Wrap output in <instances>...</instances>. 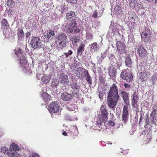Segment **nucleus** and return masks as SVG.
I'll return each mask as SVG.
<instances>
[{"label": "nucleus", "mask_w": 157, "mask_h": 157, "mask_svg": "<svg viewBox=\"0 0 157 157\" xmlns=\"http://www.w3.org/2000/svg\"><path fill=\"white\" fill-rule=\"evenodd\" d=\"M109 75L112 79H114L115 78V71L114 70H109Z\"/></svg>", "instance_id": "nucleus-32"}, {"label": "nucleus", "mask_w": 157, "mask_h": 157, "mask_svg": "<svg viewBox=\"0 0 157 157\" xmlns=\"http://www.w3.org/2000/svg\"><path fill=\"white\" fill-rule=\"evenodd\" d=\"M107 120H104L101 117H98L97 121L96 122V124L98 125L99 127H100L102 124V123H105L106 122Z\"/></svg>", "instance_id": "nucleus-27"}, {"label": "nucleus", "mask_w": 157, "mask_h": 157, "mask_svg": "<svg viewBox=\"0 0 157 157\" xmlns=\"http://www.w3.org/2000/svg\"><path fill=\"white\" fill-rule=\"evenodd\" d=\"M85 45L83 44H81L77 50V52L78 54L81 55L84 51Z\"/></svg>", "instance_id": "nucleus-30"}, {"label": "nucleus", "mask_w": 157, "mask_h": 157, "mask_svg": "<svg viewBox=\"0 0 157 157\" xmlns=\"http://www.w3.org/2000/svg\"><path fill=\"white\" fill-rule=\"evenodd\" d=\"M151 34L150 29L146 28L141 35V38L142 41L145 42H149L150 40Z\"/></svg>", "instance_id": "nucleus-8"}, {"label": "nucleus", "mask_w": 157, "mask_h": 157, "mask_svg": "<svg viewBox=\"0 0 157 157\" xmlns=\"http://www.w3.org/2000/svg\"><path fill=\"white\" fill-rule=\"evenodd\" d=\"M150 117H157V113L151 112Z\"/></svg>", "instance_id": "nucleus-44"}, {"label": "nucleus", "mask_w": 157, "mask_h": 157, "mask_svg": "<svg viewBox=\"0 0 157 157\" xmlns=\"http://www.w3.org/2000/svg\"><path fill=\"white\" fill-rule=\"evenodd\" d=\"M92 46H94L93 48H97V44L96 43H94L92 44Z\"/></svg>", "instance_id": "nucleus-49"}, {"label": "nucleus", "mask_w": 157, "mask_h": 157, "mask_svg": "<svg viewBox=\"0 0 157 157\" xmlns=\"http://www.w3.org/2000/svg\"><path fill=\"white\" fill-rule=\"evenodd\" d=\"M70 86L73 90L72 94L74 97L78 98L79 95V90L80 88V85L76 82H72L70 84Z\"/></svg>", "instance_id": "nucleus-4"}, {"label": "nucleus", "mask_w": 157, "mask_h": 157, "mask_svg": "<svg viewBox=\"0 0 157 157\" xmlns=\"http://www.w3.org/2000/svg\"><path fill=\"white\" fill-rule=\"evenodd\" d=\"M9 25L7 20L5 18H2L1 21V28L3 30L7 29Z\"/></svg>", "instance_id": "nucleus-19"}, {"label": "nucleus", "mask_w": 157, "mask_h": 157, "mask_svg": "<svg viewBox=\"0 0 157 157\" xmlns=\"http://www.w3.org/2000/svg\"><path fill=\"white\" fill-rule=\"evenodd\" d=\"M89 36L90 39H92V38H93V36L92 34H90L89 35Z\"/></svg>", "instance_id": "nucleus-53"}, {"label": "nucleus", "mask_w": 157, "mask_h": 157, "mask_svg": "<svg viewBox=\"0 0 157 157\" xmlns=\"http://www.w3.org/2000/svg\"><path fill=\"white\" fill-rule=\"evenodd\" d=\"M7 154L10 157H17L18 155L17 152L13 151L11 149L7 152Z\"/></svg>", "instance_id": "nucleus-26"}, {"label": "nucleus", "mask_w": 157, "mask_h": 157, "mask_svg": "<svg viewBox=\"0 0 157 157\" xmlns=\"http://www.w3.org/2000/svg\"><path fill=\"white\" fill-rule=\"evenodd\" d=\"M151 121L152 124H156V121H157V117H150Z\"/></svg>", "instance_id": "nucleus-36"}, {"label": "nucleus", "mask_w": 157, "mask_h": 157, "mask_svg": "<svg viewBox=\"0 0 157 157\" xmlns=\"http://www.w3.org/2000/svg\"><path fill=\"white\" fill-rule=\"evenodd\" d=\"M66 1L68 3H70L73 4L75 5L77 3L76 0H66Z\"/></svg>", "instance_id": "nucleus-37"}, {"label": "nucleus", "mask_w": 157, "mask_h": 157, "mask_svg": "<svg viewBox=\"0 0 157 157\" xmlns=\"http://www.w3.org/2000/svg\"><path fill=\"white\" fill-rule=\"evenodd\" d=\"M71 40L73 45H77L76 43L79 41V37L78 36L71 37Z\"/></svg>", "instance_id": "nucleus-28"}, {"label": "nucleus", "mask_w": 157, "mask_h": 157, "mask_svg": "<svg viewBox=\"0 0 157 157\" xmlns=\"http://www.w3.org/2000/svg\"><path fill=\"white\" fill-rule=\"evenodd\" d=\"M97 11L96 10H95L93 13V15L92 16V17H94V18H96L97 17Z\"/></svg>", "instance_id": "nucleus-45"}, {"label": "nucleus", "mask_w": 157, "mask_h": 157, "mask_svg": "<svg viewBox=\"0 0 157 157\" xmlns=\"http://www.w3.org/2000/svg\"><path fill=\"white\" fill-rule=\"evenodd\" d=\"M147 137V140H145L144 142L146 144L148 143H149L151 140V135L150 133H148L146 136Z\"/></svg>", "instance_id": "nucleus-33"}, {"label": "nucleus", "mask_w": 157, "mask_h": 157, "mask_svg": "<svg viewBox=\"0 0 157 157\" xmlns=\"http://www.w3.org/2000/svg\"><path fill=\"white\" fill-rule=\"evenodd\" d=\"M11 147L12 149L14 151H17L19 150V148L17 145L14 143L11 144Z\"/></svg>", "instance_id": "nucleus-31"}, {"label": "nucleus", "mask_w": 157, "mask_h": 157, "mask_svg": "<svg viewBox=\"0 0 157 157\" xmlns=\"http://www.w3.org/2000/svg\"><path fill=\"white\" fill-rule=\"evenodd\" d=\"M150 75L149 72H147L145 70L140 72L139 74L141 80L145 82L147 80L148 78L150 77Z\"/></svg>", "instance_id": "nucleus-15"}, {"label": "nucleus", "mask_w": 157, "mask_h": 157, "mask_svg": "<svg viewBox=\"0 0 157 157\" xmlns=\"http://www.w3.org/2000/svg\"><path fill=\"white\" fill-rule=\"evenodd\" d=\"M101 112V117L102 118L103 120H107L108 114V110L106 109V107L105 105H101L100 109Z\"/></svg>", "instance_id": "nucleus-11"}, {"label": "nucleus", "mask_w": 157, "mask_h": 157, "mask_svg": "<svg viewBox=\"0 0 157 157\" xmlns=\"http://www.w3.org/2000/svg\"><path fill=\"white\" fill-rule=\"evenodd\" d=\"M115 124L114 121H110L108 123V125L109 126H113Z\"/></svg>", "instance_id": "nucleus-41"}, {"label": "nucleus", "mask_w": 157, "mask_h": 157, "mask_svg": "<svg viewBox=\"0 0 157 157\" xmlns=\"http://www.w3.org/2000/svg\"><path fill=\"white\" fill-rule=\"evenodd\" d=\"M6 148L5 147L2 148L1 150L2 152L4 153H5L7 151V150L6 149Z\"/></svg>", "instance_id": "nucleus-48"}, {"label": "nucleus", "mask_w": 157, "mask_h": 157, "mask_svg": "<svg viewBox=\"0 0 157 157\" xmlns=\"http://www.w3.org/2000/svg\"><path fill=\"white\" fill-rule=\"evenodd\" d=\"M17 31L18 39H21L22 38H24V34L23 29H18Z\"/></svg>", "instance_id": "nucleus-22"}, {"label": "nucleus", "mask_w": 157, "mask_h": 157, "mask_svg": "<svg viewBox=\"0 0 157 157\" xmlns=\"http://www.w3.org/2000/svg\"><path fill=\"white\" fill-rule=\"evenodd\" d=\"M74 97L72 94L68 92H64L62 93L61 95V98L63 100L67 101L72 99Z\"/></svg>", "instance_id": "nucleus-17"}, {"label": "nucleus", "mask_w": 157, "mask_h": 157, "mask_svg": "<svg viewBox=\"0 0 157 157\" xmlns=\"http://www.w3.org/2000/svg\"><path fill=\"white\" fill-rule=\"evenodd\" d=\"M52 115H53V114H52Z\"/></svg>", "instance_id": "nucleus-57"}, {"label": "nucleus", "mask_w": 157, "mask_h": 157, "mask_svg": "<svg viewBox=\"0 0 157 157\" xmlns=\"http://www.w3.org/2000/svg\"><path fill=\"white\" fill-rule=\"evenodd\" d=\"M60 107L57 102L54 101L48 105V109L50 113H56L59 112Z\"/></svg>", "instance_id": "nucleus-5"}, {"label": "nucleus", "mask_w": 157, "mask_h": 157, "mask_svg": "<svg viewBox=\"0 0 157 157\" xmlns=\"http://www.w3.org/2000/svg\"><path fill=\"white\" fill-rule=\"evenodd\" d=\"M56 38L60 41L67 42V35L64 33H61L56 35Z\"/></svg>", "instance_id": "nucleus-18"}, {"label": "nucleus", "mask_w": 157, "mask_h": 157, "mask_svg": "<svg viewBox=\"0 0 157 157\" xmlns=\"http://www.w3.org/2000/svg\"><path fill=\"white\" fill-rule=\"evenodd\" d=\"M62 134L64 136H67V132L65 131H64L62 132Z\"/></svg>", "instance_id": "nucleus-51"}, {"label": "nucleus", "mask_w": 157, "mask_h": 157, "mask_svg": "<svg viewBox=\"0 0 157 157\" xmlns=\"http://www.w3.org/2000/svg\"><path fill=\"white\" fill-rule=\"evenodd\" d=\"M23 50L19 48H17L15 50V53L16 55H18L21 54L23 53Z\"/></svg>", "instance_id": "nucleus-35"}, {"label": "nucleus", "mask_w": 157, "mask_h": 157, "mask_svg": "<svg viewBox=\"0 0 157 157\" xmlns=\"http://www.w3.org/2000/svg\"><path fill=\"white\" fill-rule=\"evenodd\" d=\"M72 131L68 132L70 134V136L71 139H75L78 136V132L77 127L76 126H73L72 128Z\"/></svg>", "instance_id": "nucleus-16"}, {"label": "nucleus", "mask_w": 157, "mask_h": 157, "mask_svg": "<svg viewBox=\"0 0 157 157\" xmlns=\"http://www.w3.org/2000/svg\"><path fill=\"white\" fill-rule=\"evenodd\" d=\"M0 157H1V156H0Z\"/></svg>", "instance_id": "nucleus-58"}, {"label": "nucleus", "mask_w": 157, "mask_h": 157, "mask_svg": "<svg viewBox=\"0 0 157 157\" xmlns=\"http://www.w3.org/2000/svg\"><path fill=\"white\" fill-rule=\"evenodd\" d=\"M30 44L34 49H37L40 48L41 45L40 39L37 37L32 38L30 41Z\"/></svg>", "instance_id": "nucleus-7"}, {"label": "nucleus", "mask_w": 157, "mask_h": 157, "mask_svg": "<svg viewBox=\"0 0 157 157\" xmlns=\"http://www.w3.org/2000/svg\"><path fill=\"white\" fill-rule=\"evenodd\" d=\"M116 48L119 53L124 54L126 52V46L123 42L117 41L116 43Z\"/></svg>", "instance_id": "nucleus-9"}, {"label": "nucleus", "mask_w": 157, "mask_h": 157, "mask_svg": "<svg viewBox=\"0 0 157 157\" xmlns=\"http://www.w3.org/2000/svg\"><path fill=\"white\" fill-rule=\"evenodd\" d=\"M152 112L157 113V108L156 107H155V108H153V110Z\"/></svg>", "instance_id": "nucleus-50"}, {"label": "nucleus", "mask_w": 157, "mask_h": 157, "mask_svg": "<svg viewBox=\"0 0 157 157\" xmlns=\"http://www.w3.org/2000/svg\"><path fill=\"white\" fill-rule=\"evenodd\" d=\"M136 91L135 92L132 96V105L134 108L137 107L138 106L137 103L139 101V97Z\"/></svg>", "instance_id": "nucleus-13"}, {"label": "nucleus", "mask_w": 157, "mask_h": 157, "mask_svg": "<svg viewBox=\"0 0 157 157\" xmlns=\"http://www.w3.org/2000/svg\"><path fill=\"white\" fill-rule=\"evenodd\" d=\"M72 51L71 50H69L67 53L65 52L64 54L66 57H68L69 55H72Z\"/></svg>", "instance_id": "nucleus-39"}, {"label": "nucleus", "mask_w": 157, "mask_h": 157, "mask_svg": "<svg viewBox=\"0 0 157 157\" xmlns=\"http://www.w3.org/2000/svg\"><path fill=\"white\" fill-rule=\"evenodd\" d=\"M59 81L60 82L63 84L67 85L69 82V79L67 75L64 73H60L59 77Z\"/></svg>", "instance_id": "nucleus-12"}, {"label": "nucleus", "mask_w": 157, "mask_h": 157, "mask_svg": "<svg viewBox=\"0 0 157 157\" xmlns=\"http://www.w3.org/2000/svg\"><path fill=\"white\" fill-rule=\"evenodd\" d=\"M50 79V78L48 76L44 75L42 78L41 80L44 82V83L48 84L49 83Z\"/></svg>", "instance_id": "nucleus-29"}, {"label": "nucleus", "mask_w": 157, "mask_h": 157, "mask_svg": "<svg viewBox=\"0 0 157 157\" xmlns=\"http://www.w3.org/2000/svg\"><path fill=\"white\" fill-rule=\"evenodd\" d=\"M85 73H86V75L84 76L85 77L86 76V79L89 84L91 85L92 83V78L90 76L88 71L85 72Z\"/></svg>", "instance_id": "nucleus-25"}, {"label": "nucleus", "mask_w": 157, "mask_h": 157, "mask_svg": "<svg viewBox=\"0 0 157 157\" xmlns=\"http://www.w3.org/2000/svg\"><path fill=\"white\" fill-rule=\"evenodd\" d=\"M155 2L156 3H157V0H155Z\"/></svg>", "instance_id": "nucleus-55"}, {"label": "nucleus", "mask_w": 157, "mask_h": 157, "mask_svg": "<svg viewBox=\"0 0 157 157\" xmlns=\"http://www.w3.org/2000/svg\"><path fill=\"white\" fill-rule=\"evenodd\" d=\"M20 61L21 63V62L22 60L24 61L25 62L26 61V59L25 58L24 56H21V57H20Z\"/></svg>", "instance_id": "nucleus-42"}, {"label": "nucleus", "mask_w": 157, "mask_h": 157, "mask_svg": "<svg viewBox=\"0 0 157 157\" xmlns=\"http://www.w3.org/2000/svg\"><path fill=\"white\" fill-rule=\"evenodd\" d=\"M137 51L141 59L145 60L147 58V51L143 46L141 45L139 47Z\"/></svg>", "instance_id": "nucleus-10"}, {"label": "nucleus", "mask_w": 157, "mask_h": 157, "mask_svg": "<svg viewBox=\"0 0 157 157\" xmlns=\"http://www.w3.org/2000/svg\"><path fill=\"white\" fill-rule=\"evenodd\" d=\"M67 42H63V41H59L57 44V47L59 50L62 49L66 47Z\"/></svg>", "instance_id": "nucleus-21"}, {"label": "nucleus", "mask_w": 157, "mask_h": 157, "mask_svg": "<svg viewBox=\"0 0 157 157\" xmlns=\"http://www.w3.org/2000/svg\"><path fill=\"white\" fill-rule=\"evenodd\" d=\"M76 18L75 13L73 11L68 12L66 14V19L68 21H71L68 24H67L66 25V28L69 33H79L80 31L79 27L76 25V21L75 20H74Z\"/></svg>", "instance_id": "nucleus-2"}, {"label": "nucleus", "mask_w": 157, "mask_h": 157, "mask_svg": "<svg viewBox=\"0 0 157 157\" xmlns=\"http://www.w3.org/2000/svg\"><path fill=\"white\" fill-rule=\"evenodd\" d=\"M30 34H31L30 32L27 33V34H26V37L29 36L30 35Z\"/></svg>", "instance_id": "nucleus-52"}, {"label": "nucleus", "mask_w": 157, "mask_h": 157, "mask_svg": "<svg viewBox=\"0 0 157 157\" xmlns=\"http://www.w3.org/2000/svg\"><path fill=\"white\" fill-rule=\"evenodd\" d=\"M99 97L100 99L101 100L103 98V97L104 96V94L101 92H99Z\"/></svg>", "instance_id": "nucleus-43"}, {"label": "nucleus", "mask_w": 157, "mask_h": 157, "mask_svg": "<svg viewBox=\"0 0 157 157\" xmlns=\"http://www.w3.org/2000/svg\"><path fill=\"white\" fill-rule=\"evenodd\" d=\"M102 12H101V13L100 14V16H99V17H101V15H102Z\"/></svg>", "instance_id": "nucleus-54"}, {"label": "nucleus", "mask_w": 157, "mask_h": 157, "mask_svg": "<svg viewBox=\"0 0 157 157\" xmlns=\"http://www.w3.org/2000/svg\"><path fill=\"white\" fill-rule=\"evenodd\" d=\"M13 10L10 9L8 10L7 13L8 15H11L13 13Z\"/></svg>", "instance_id": "nucleus-47"}, {"label": "nucleus", "mask_w": 157, "mask_h": 157, "mask_svg": "<svg viewBox=\"0 0 157 157\" xmlns=\"http://www.w3.org/2000/svg\"><path fill=\"white\" fill-rule=\"evenodd\" d=\"M29 157H40L39 155L35 153H33L31 154L30 155Z\"/></svg>", "instance_id": "nucleus-40"}, {"label": "nucleus", "mask_w": 157, "mask_h": 157, "mask_svg": "<svg viewBox=\"0 0 157 157\" xmlns=\"http://www.w3.org/2000/svg\"><path fill=\"white\" fill-rule=\"evenodd\" d=\"M121 78L123 79L126 80L128 82H130L132 80L133 77L131 73L127 72L126 69L123 70L121 74Z\"/></svg>", "instance_id": "nucleus-6"}, {"label": "nucleus", "mask_w": 157, "mask_h": 157, "mask_svg": "<svg viewBox=\"0 0 157 157\" xmlns=\"http://www.w3.org/2000/svg\"><path fill=\"white\" fill-rule=\"evenodd\" d=\"M121 10V7L119 6H116L114 8V11L116 13H118Z\"/></svg>", "instance_id": "nucleus-38"}, {"label": "nucleus", "mask_w": 157, "mask_h": 157, "mask_svg": "<svg viewBox=\"0 0 157 157\" xmlns=\"http://www.w3.org/2000/svg\"><path fill=\"white\" fill-rule=\"evenodd\" d=\"M52 115H53V114H52Z\"/></svg>", "instance_id": "nucleus-56"}, {"label": "nucleus", "mask_w": 157, "mask_h": 157, "mask_svg": "<svg viewBox=\"0 0 157 157\" xmlns=\"http://www.w3.org/2000/svg\"><path fill=\"white\" fill-rule=\"evenodd\" d=\"M120 94L123 98L124 103L125 104V105L124 106L123 108L122 119L124 123H126L127 122L129 115L128 109V105H129V99L127 93L124 91H122Z\"/></svg>", "instance_id": "nucleus-3"}, {"label": "nucleus", "mask_w": 157, "mask_h": 157, "mask_svg": "<svg viewBox=\"0 0 157 157\" xmlns=\"http://www.w3.org/2000/svg\"><path fill=\"white\" fill-rule=\"evenodd\" d=\"M7 5L9 7H12V6L14 4V2L13 0H8L7 2ZM15 6L14 5V6Z\"/></svg>", "instance_id": "nucleus-34"}, {"label": "nucleus", "mask_w": 157, "mask_h": 157, "mask_svg": "<svg viewBox=\"0 0 157 157\" xmlns=\"http://www.w3.org/2000/svg\"><path fill=\"white\" fill-rule=\"evenodd\" d=\"M130 6L136 9L138 8V4L137 0H131L129 3Z\"/></svg>", "instance_id": "nucleus-20"}, {"label": "nucleus", "mask_w": 157, "mask_h": 157, "mask_svg": "<svg viewBox=\"0 0 157 157\" xmlns=\"http://www.w3.org/2000/svg\"><path fill=\"white\" fill-rule=\"evenodd\" d=\"M125 62L126 66L130 67H132V63L129 56L126 58L125 59Z\"/></svg>", "instance_id": "nucleus-23"}, {"label": "nucleus", "mask_w": 157, "mask_h": 157, "mask_svg": "<svg viewBox=\"0 0 157 157\" xmlns=\"http://www.w3.org/2000/svg\"><path fill=\"white\" fill-rule=\"evenodd\" d=\"M124 86L126 88L130 89L131 87V86L129 84L127 83H124Z\"/></svg>", "instance_id": "nucleus-46"}, {"label": "nucleus", "mask_w": 157, "mask_h": 157, "mask_svg": "<svg viewBox=\"0 0 157 157\" xmlns=\"http://www.w3.org/2000/svg\"><path fill=\"white\" fill-rule=\"evenodd\" d=\"M49 1H50V0H49Z\"/></svg>", "instance_id": "nucleus-59"}, {"label": "nucleus", "mask_w": 157, "mask_h": 157, "mask_svg": "<svg viewBox=\"0 0 157 157\" xmlns=\"http://www.w3.org/2000/svg\"><path fill=\"white\" fill-rule=\"evenodd\" d=\"M55 36V32L54 30H49L47 32V33L44 35V36L46 38L50 39L52 36Z\"/></svg>", "instance_id": "nucleus-24"}, {"label": "nucleus", "mask_w": 157, "mask_h": 157, "mask_svg": "<svg viewBox=\"0 0 157 157\" xmlns=\"http://www.w3.org/2000/svg\"><path fill=\"white\" fill-rule=\"evenodd\" d=\"M87 71H85L82 68H78L76 75L78 78L82 79L86 73H85V72Z\"/></svg>", "instance_id": "nucleus-14"}, {"label": "nucleus", "mask_w": 157, "mask_h": 157, "mask_svg": "<svg viewBox=\"0 0 157 157\" xmlns=\"http://www.w3.org/2000/svg\"><path fill=\"white\" fill-rule=\"evenodd\" d=\"M118 87L117 85L113 83L110 87L108 92L107 102L110 108L113 109L116 106L119 99Z\"/></svg>", "instance_id": "nucleus-1"}]
</instances>
